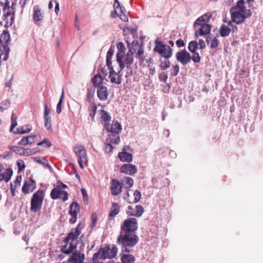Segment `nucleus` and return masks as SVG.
<instances>
[{"mask_svg": "<svg viewBox=\"0 0 263 263\" xmlns=\"http://www.w3.org/2000/svg\"><path fill=\"white\" fill-rule=\"evenodd\" d=\"M230 12L232 21L236 24L243 23L252 14L251 10L246 9L244 0L238 1L236 5L231 8Z\"/></svg>", "mask_w": 263, "mask_h": 263, "instance_id": "1", "label": "nucleus"}, {"mask_svg": "<svg viewBox=\"0 0 263 263\" xmlns=\"http://www.w3.org/2000/svg\"><path fill=\"white\" fill-rule=\"evenodd\" d=\"M139 238L135 233H127L120 232L117 238V242L121 247L122 252L125 253H133V249L138 243Z\"/></svg>", "mask_w": 263, "mask_h": 263, "instance_id": "2", "label": "nucleus"}, {"mask_svg": "<svg viewBox=\"0 0 263 263\" xmlns=\"http://www.w3.org/2000/svg\"><path fill=\"white\" fill-rule=\"evenodd\" d=\"M104 127L109 133L107 137V141L119 143L120 141L119 133L122 129L121 124L117 121H113L111 124L106 123Z\"/></svg>", "mask_w": 263, "mask_h": 263, "instance_id": "3", "label": "nucleus"}, {"mask_svg": "<svg viewBox=\"0 0 263 263\" xmlns=\"http://www.w3.org/2000/svg\"><path fill=\"white\" fill-rule=\"evenodd\" d=\"M118 248L115 245L106 246L103 248H101L97 253L93 254V259H111L116 256Z\"/></svg>", "mask_w": 263, "mask_h": 263, "instance_id": "4", "label": "nucleus"}, {"mask_svg": "<svg viewBox=\"0 0 263 263\" xmlns=\"http://www.w3.org/2000/svg\"><path fill=\"white\" fill-rule=\"evenodd\" d=\"M45 193L41 190L33 194L31 199L30 210L31 211L36 213L41 209Z\"/></svg>", "mask_w": 263, "mask_h": 263, "instance_id": "5", "label": "nucleus"}, {"mask_svg": "<svg viewBox=\"0 0 263 263\" xmlns=\"http://www.w3.org/2000/svg\"><path fill=\"white\" fill-rule=\"evenodd\" d=\"M116 59L121 70H122L125 67H129L134 62V58L131 54L127 53L125 54V52L122 50L118 52Z\"/></svg>", "mask_w": 263, "mask_h": 263, "instance_id": "6", "label": "nucleus"}, {"mask_svg": "<svg viewBox=\"0 0 263 263\" xmlns=\"http://www.w3.org/2000/svg\"><path fill=\"white\" fill-rule=\"evenodd\" d=\"M155 46L154 51L158 53L162 57L168 59L170 58L173 54L172 50L171 47L162 42L156 40L155 41Z\"/></svg>", "mask_w": 263, "mask_h": 263, "instance_id": "7", "label": "nucleus"}, {"mask_svg": "<svg viewBox=\"0 0 263 263\" xmlns=\"http://www.w3.org/2000/svg\"><path fill=\"white\" fill-rule=\"evenodd\" d=\"M73 152L78 158V161L81 168L84 167V164L88 161L87 152L84 146L82 145H76L73 147Z\"/></svg>", "mask_w": 263, "mask_h": 263, "instance_id": "8", "label": "nucleus"}, {"mask_svg": "<svg viewBox=\"0 0 263 263\" xmlns=\"http://www.w3.org/2000/svg\"><path fill=\"white\" fill-rule=\"evenodd\" d=\"M138 227L137 221L135 218H128L124 220L121 226L120 232H127V233H135V232Z\"/></svg>", "mask_w": 263, "mask_h": 263, "instance_id": "9", "label": "nucleus"}, {"mask_svg": "<svg viewBox=\"0 0 263 263\" xmlns=\"http://www.w3.org/2000/svg\"><path fill=\"white\" fill-rule=\"evenodd\" d=\"M176 58L177 61L183 65L187 64L192 60V57L185 50H181L178 51L176 54Z\"/></svg>", "mask_w": 263, "mask_h": 263, "instance_id": "10", "label": "nucleus"}, {"mask_svg": "<svg viewBox=\"0 0 263 263\" xmlns=\"http://www.w3.org/2000/svg\"><path fill=\"white\" fill-rule=\"evenodd\" d=\"M198 48V44L197 41H192L189 43L188 49L193 54L192 60L196 63H199L201 61V57L196 51Z\"/></svg>", "mask_w": 263, "mask_h": 263, "instance_id": "11", "label": "nucleus"}, {"mask_svg": "<svg viewBox=\"0 0 263 263\" xmlns=\"http://www.w3.org/2000/svg\"><path fill=\"white\" fill-rule=\"evenodd\" d=\"M69 215L71 217L69 218L70 223H74L77 219L78 213L80 211V205L76 202H73L70 205Z\"/></svg>", "mask_w": 263, "mask_h": 263, "instance_id": "12", "label": "nucleus"}, {"mask_svg": "<svg viewBox=\"0 0 263 263\" xmlns=\"http://www.w3.org/2000/svg\"><path fill=\"white\" fill-rule=\"evenodd\" d=\"M50 196L53 199L62 198L64 201L68 199V195L66 192L61 191L59 188H53L50 193Z\"/></svg>", "mask_w": 263, "mask_h": 263, "instance_id": "13", "label": "nucleus"}, {"mask_svg": "<svg viewBox=\"0 0 263 263\" xmlns=\"http://www.w3.org/2000/svg\"><path fill=\"white\" fill-rule=\"evenodd\" d=\"M144 212L143 206L140 205H136L135 208L129 206L126 210V214L129 216L140 217Z\"/></svg>", "mask_w": 263, "mask_h": 263, "instance_id": "14", "label": "nucleus"}, {"mask_svg": "<svg viewBox=\"0 0 263 263\" xmlns=\"http://www.w3.org/2000/svg\"><path fill=\"white\" fill-rule=\"evenodd\" d=\"M110 70L109 71V77L110 78V82L112 83H115L116 84H120L121 83V74L120 72L122 70L120 69V70L118 72H116L114 69L113 67L108 68Z\"/></svg>", "mask_w": 263, "mask_h": 263, "instance_id": "15", "label": "nucleus"}, {"mask_svg": "<svg viewBox=\"0 0 263 263\" xmlns=\"http://www.w3.org/2000/svg\"><path fill=\"white\" fill-rule=\"evenodd\" d=\"M36 187V183L31 178L26 180L22 187V192L24 194H28L33 192Z\"/></svg>", "mask_w": 263, "mask_h": 263, "instance_id": "16", "label": "nucleus"}, {"mask_svg": "<svg viewBox=\"0 0 263 263\" xmlns=\"http://www.w3.org/2000/svg\"><path fill=\"white\" fill-rule=\"evenodd\" d=\"M211 31V26L207 24H202L198 29H196L195 36L196 38H198L200 36H203L209 34Z\"/></svg>", "mask_w": 263, "mask_h": 263, "instance_id": "17", "label": "nucleus"}, {"mask_svg": "<svg viewBox=\"0 0 263 263\" xmlns=\"http://www.w3.org/2000/svg\"><path fill=\"white\" fill-rule=\"evenodd\" d=\"M111 193L114 196L119 195L122 191V186L119 181L117 179H113L111 183Z\"/></svg>", "mask_w": 263, "mask_h": 263, "instance_id": "18", "label": "nucleus"}, {"mask_svg": "<svg viewBox=\"0 0 263 263\" xmlns=\"http://www.w3.org/2000/svg\"><path fill=\"white\" fill-rule=\"evenodd\" d=\"M137 171L136 167L130 164H124L120 168V171L122 173L130 175L135 174Z\"/></svg>", "mask_w": 263, "mask_h": 263, "instance_id": "19", "label": "nucleus"}, {"mask_svg": "<svg viewBox=\"0 0 263 263\" xmlns=\"http://www.w3.org/2000/svg\"><path fill=\"white\" fill-rule=\"evenodd\" d=\"M32 16L35 24H36L37 22L42 21L43 19L44 14L40 8L37 6L33 7Z\"/></svg>", "mask_w": 263, "mask_h": 263, "instance_id": "20", "label": "nucleus"}, {"mask_svg": "<svg viewBox=\"0 0 263 263\" xmlns=\"http://www.w3.org/2000/svg\"><path fill=\"white\" fill-rule=\"evenodd\" d=\"M10 40V36L9 33L8 31L4 30L0 36V48L6 46L9 48L8 46V43Z\"/></svg>", "mask_w": 263, "mask_h": 263, "instance_id": "21", "label": "nucleus"}, {"mask_svg": "<svg viewBox=\"0 0 263 263\" xmlns=\"http://www.w3.org/2000/svg\"><path fill=\"white\" fill-rule=\"evenodd\" d=\"M97 95L100 100H106L108 95L107 87L104 86H99L97 89Z\"/></svg>", "mask_w": 263, "mask_h": 263, "instance_id": "22", "label": "nucleus"}, {"mask_svg": "<svg viewBox=\"0 0 263 263\" xmlns=\"http://www.w3.org/2000/svg\"><path fill=\"white\" fill-rule=\"evenodd\" d=\"M118 157L120 160L122 162H130L133 160V156L123 149L122 152L119 153Z\"/></svg>", "mask_w": 263, "mask_h": 263, "instance_id": "23", "label": "nucleus"}, {"mask_svg": "<svg viewBox=\"0 0 263 263\" xmlns=\"http://www.w3.org/2000/svg\"><path fill=\"white\" fill-rule=\"evenodd\" d=\"M102 72L103 73L104 77L103 78L101 74H96L92 79V82L95 86H102L101 84L103 82V81L105 78V77L107 75V73H105L103 70H102Z\"/></svg>", "mask_w": 263, "mask_h": 263, "instance_id": "24", "label": "nucleus"}, {"mask_svg": "<svg viewBox=\"0 0 263 263\" xmlns=\"http://www.w3.org/2000/svg\"><path fill=\"white\" fill-rule=\"evenodd\" d=\"M120 211V205L118 203L113 202L112 203L110 211L109 214V218L110 219H113Z\"/></svg>", "mask_w": 263, "mask_h": 263, "instance_id": "25", "label": "nucleus"}, {"mask_svg": "<svg viewBox=\"0 0 263 263\" xmlns=\"http://www.w3.org/2000/svg\"><path fill=\"white\" fill-rule=\"evenodd\" d=\"M134 198L132 199L130 198H128L126 196H123V198L126 200L129 203H136L140 201L141 197V193L136 190L134 193Z\"/></svg>", "mask_w": 263, "mask_h": 263, "instance_id": "26", "label": "nucleus"}, {"mask_svg": "<svg viewBox=\"0 0 263 263\" xmlns=\"http://www.w3.org/2000/svg\"><path fill=\"white\" fill-rule=\"evenodd\" d=\"M140 45L139 44L138 41H133L131 45H128L129 51L128 53L131 54L132 56L133 54H136L137 51L139 48Z\"/></svg>", "mask_w": 263, "mask_h": 263, "instance_id": "27", "label": "nucleus"}, {"mask_svg": "<svg viewBox=\"0 0 263 263\" xmlns=\"http://www.w3.org/2000/svg\"><path fill=\"white\" fill-rule=\"evenodd\" d=\"M114 50L110 48L107 52L106 55V65L108 68H112L111 59L114 55Z\"/></svg>", "mask_w": 263, "mask_h": 263, "instance_id": "28", "label": "nucleus"}, {"mask_svg": "<svg viewBox=\"0 0 263 263\" xmlns=\"http://www.w3.org/2000/svg\"><path fill=\"white\" fill-rule=\"evenodd\" d=\"M31 130V126L30 125H27L22 127L17 128L14 133L15 134H24L30 132Z\"/></svg>", "mask_w": 263, "mask_h": 263, "instance_id": "29", "label": "nucleus"}, {"mask_svg": "<svg viewBox=\"0 0 263 263\" xmlns=\"http://www.w3.org/2000/svg\"><path fill=\"white\" fill-rule=\"evenodd\" d=\"M3 179L6 182H8L11 179L13 174V171L11 168H7L5 173H2Z\"/></svg>", "mask_w": 263, "mask_h": 263, "instance_id": "30", "label": "nucleus"}, {"mask_svg": "<svg viewBox=\"0 0 263 263\" xmlns=\"http://www.w3.org/2000/svg\"><path fill=\"white\" fill-rule=\"evenodd\" d=\"M231 32V29L225 26L222 25L220 29V34L221 36H227L229 35Z\"/></svg>", "mask_w": 263, "mask_h": 263, "instance_id": "31", "label": "nucleus"}, {"mask_svg": "<svg viewBox=\"0 0 263 263\" xmlns=\"http://www.w3.org/2000/svg\"><path fill=\"white\" fill-rule=\"evenodd\" d=\"M36 138V136H32L28 137H24L19 142L18 144L20 145H26L29 144L30 141L29 139H33V138Z\"/></svg>", "mask_w": 263, "mask_h": 263, "instance_id": "32", "label": "nucleus"}, {"mask_svg": "<svg viewBox=\"0 0 263 263\" xmlns=\"http://www.w3.org/2000/svg\"><path fill=\"white\" fill-rule=\"evenodd\" d=\"M124 185L126 189H129L133 186L134 184V180L129 177H126L124 178Z\"/></svg>", "mask_w": 263, "mask_h": 263, "instance_id": "33", "label": "nucleus"}, {"mask_svg": "<svg viewBox=\"0 0 263 263\" xmlns=\"http://www.w3.org/2000/svg\"><path fill=\"white\" fill-rule=\"evenodd\" d=\"M64 98V89H63L61 97L60 98V100H59V102L57 106V112L58 114H60L61 112L62 104L63 102Z\"/></svg>", "mask_w": 263, "mask_h": 263, "instance_id": "34", "label": "nucleus"}, {"mask_svg": "<svg viewBox=\"0 0 263 263\" xmlns=\"http://www.w3.org/2000/svg\"><path fill=\"white\" fill-rule=\"evenodd\" d=\"M44 121V126L45 128L48 131H52L51 125V118H43Z\"/></svg>", "mask_w": 263, "mask_h": 263, "instance_id": "35", "label": "nucleus"}, {"mask_svg": "<svg viewBox=\"0 0 263 263\" xmlns=\"http://www.w3.org/2000/svg\"><path fill=\"white\" fill-rule=\"evenodd\" d=\"M33 160L36 162H38L44 165H46L48 167H50V166L48 163L47 160L44 158H42L40 157H35L33 158Z\"/></svg>", "mask_w": 263, "mask_h": 263, "instance_id": "36", "label": "nucleus"}, {"mask_svg": "<svg viewBox=\"0 0 263 263\" xmlns=\"http://www.w3.org/2000/svg\"><path fill=\"white\" fill-rule=\"evenodd\" d=\"M118 143H115L114 142H109L107 141V138L106 139V147L105 148V151L106 153H110L112 149H113V146H112V144H118Z\"/></svg>", "mask_w": 263, "mask_h": 263, "instance_id": "37", "label": "nucleus"}, {"mask_svg": "<svg viewBox=\"0 0 263 263\" xmlns=\"http://www.w3.org/2000/svg\"><path fill=\"white\" fill-rule=\"evenodd\" d=\"M209 37H207L205 41L202 39L199 40L198 44L200 49L202 50L206 47V42H207L208 44H209Z\"/></svg>", "mask_w": 263, "mask_h": 263, "instance_id": "38", "label": "nucleus"}, {"mask_svg": "<svg viewBox=\"0 0 263 263\" xmlns=\"http://www.w3.org/2000/svg\"><path fill=\"white\" fill-rule=\"evenodd\" d=\"M17 125V117L14 113H12L11 116V125L10 130L12 131V129L14 128L15 126H16Z\"/></svg>", "mask_w": 263, "mask_h": 263, "instance_id": "39", "label": "nucleus"}, {"mask_svg": "<svg viewBox=\"0 0 263 263\" xmlns=\"http://www.w3.org/2000/svg\"><path fill=\"white\" fill-rule=\"evenodd\" d=\"M101 118L105 122L110 121L111 119L110 116L104 110H102Z\"/></svg>", "mask_w": 263, "mask_h": 263, "instance_id": "40", "label": "nucleus"}, {"mask_svg": "<svg viewBox=\"0 0 263 263\" xmlns=\"http://www.w3.org/2000/svg\"><path fill=\"white\" fill-rule=\"evenodd\" d=\"M44 116L43 118H50L51 117L50 114L51 113V110L48 108V105L46 103L44 104Z\"/></svg>", "mask_w": 263, "mask_h": 263, "instance_id": "41", "label": "nucleus"}, {"mask_svg": "<svg viewBox=\"0 0 263 263\" xmlns=\"http://www.w3.org/2000/svg\"><path fill=\"white\" fill-rule=\"evenodd\" d=\"M11 150L20 155H23L24 148L18 146H14L11 148Z\"/></svg>", "mask_w": 263, "mask_h": 263, "instance_id": "42", "label": "nucleus"}, {"mask_svg": "<svg viewBox=\"0 0 263 263\" xmlns=\"http://www.w3.org/2000/svg\"><path fill=\"white\" fill-rule=\"evenodd\" d=\"M39 146H44L49 147L51 145V143L47 139H44L42 141L37 144Z\"/></svg>", "mask_w": 263, "mask_h": 263, "instance_id": "43", "label": "nucleus"}, {"mask_svg": "<svg viewBox=\"0 0 263 263\" xmlns=\"http://www.w3.org/2000/svg\"><path fill=\"white\" fill-rule=\"evenodd\" d=\"M17 165L18 168L19 172L23 171L25 168V164L22 160H18L17 161Z\"/></svg>", "mask_w": 263, "mask_h": 263, "instance_id": "44", "label": "nucleus"}, {"mask_svg": "<svg viewBox=\"0 0 263 263\" xmlns=\"http://www.w3.org/2000/svg\"><path fill=\"white\" fill-rule=\"evenodd\" d=\"M0 106L2 107V110L4 111L10 107V103L8 100H5L1 103Z\"/></svg>", "mask_w": 263, "mask_h": 263, "instance_id": "45", "label": "nucleus"}, {"mask_svg": "<svg viewBox=\"0 0 263 263\" xmlns=\"http://www.w3.org/2000/svg\"><path fill=\"white\" fill-rule=\"evenodd\" d=\"M200 17H202V21H203V23L207 24L212 17V14L211 13H206Z\"/></svg>", "mask_w": 263, "mask_h": 263, "instance_id": "46", "label": "nucleus"}, {"mask_svg": "<svg viewBox=\"0 0 263 263\" xmlns=\"http://www.w3.org/2000/svg\"><path fill=\"white\" fill-rule=\"evenodd\" d=\"M171 64L169 61L165 60L164 61L162 62L160 67L162 70H165L170 67Z\"/></svg>", "mask_w": 263, "mask_h": 263, "instance_id": "47", "label": "nucleus"}, {"mask_svg": "<svg viewBox=\"0 0 263 263\" xmlns=\"http://www.w3.org/2000/svg\"><path fill=\"white\" fill-rule=\"evenodd\" d=\"M172 73L171 74L175 76H177L179 71V67L178 64H176L172 66L171 69Z\"/></svg>", "mask_w": 263, "mask_h": 263, "instance_id": "48", "label": "nucleus"}, {"mask_svg": "<svg viewBox=\"0 0 263 263\" xmlns=\"http://www.w3.org/2000/svg\"><path fill=\"white\" fill-rule=\"evenodd\" d=\"M143 53H144L143 48L142 47V46L140 45L139 48H138V49L137 51L135 57L137 58L140 59V58H141V56L143 54Z\"/></svg>", "mask_w": 263, "mask_h": 263, "instance_id": "49", "label": "nucleus"}, {"mask_svg": "<svg viewBox=\"0 0 263 263\" xmlns=\"http://www.w3.org/2000/svg\"><path fill=\"white\" fill-rule=\"evenodd\" d=\"M202 17H199V18H198L196 21L195 22H194V26L195 27V28H197V27L198 26H202V24H207L206 23H203V21H202Z\"/></svg>", "mask_w": 263, "mask_h": 263, "instance_id": "50", "label": "nucleus"}, {"mask_svg": "<svg viewBox=\"0 0 263 263\" xmlns=\"http://www.w3.org/2000/svg\"><path fill=\"white\" fill-rule=\"evenodd\" d=\"M218 45V41L216 37H214L210 43V47L211 48H216Z\"/></svg>", "mask_w": 263, "mask_h": 263, "instance_id": "51", "label": "nucleus"}, {"mask_svg": "<svg viewBox=\"0 0 263 263\" xmlns=\"http://www.w3.org/2000/svg\"><path fill=\"white\" fill-rule=\"evenodd\" d=\"M22 181V176H17L15 178V181H14L13 186L15 187H17L21 184V182Z\"/></svg>", "mask_w": 263, "mask_h": 263, "instance_id": "52", "label": "nucleus"}, {"mask_svg": "<svg viewBox=\"0 0 263 263\" xmlns=\"http://www.w3.org/2000/svg\"><path fill=\"white\" fill-rule=\"evenodd\" d=\"M91 227H94L96 224L97 220V215L96 213H92L91 215Z\"/></svg>", "mask_w": 263, "mask_h": 263, "instance_id": "53", "label": "nucleus"}, {"mask_svg": "<svg viewBox=\"0 0 263 263\" xmlns=\"http://www.w3.org/2000/svg\"><path fill=\"white\" fill-rule=\"evenodd\" d=\"M91 112L90 113V116L91 118H93L95 116V114H96V111L97 107L95 104H93L92 105H91Z\"/></svg>", "mask_w": 263, "mask_h": 263, "instance_id": "54", "label": "nucleus"}, {"mask_svg": "<svg viewBox=\"0 0 263 263\" xmlns=\"http://www.w3.org/2000/svg\"><path fill=\"white\" fill-rule=\"evenodd\" d=\"M114 7L115 8V10H117L119 8L121 11V12H122V10L120 7L119 2L118 0L115 1L114 4Z\"/></svg>", "mask_w": 263, "mask_h": 263, "instance_id": "55", "label": "nucleus"}, {"mask_svg": "<svg viewBox=\"0 0 263 263\" xmlns=\"http://www.w3.org/2000/svg\"><path fill=\"white\" fill-rule=\"evenodd\" d=\"M81 192H82V194L83 195L84 201H87L88 199V195L87 194L86 191L84 189L82 188L81 189Z\"/></svg>", "mask_w": 263, "mask_h": 263, "instance_id": "56", "label": "nucleus"}, {"mask_svg": "<svg viewBox=\"0 0 263 263\" xmlns=\"http://www.w3.org/2000/svg\"><path fill=\"white\" fill-rule=\"evenodd\" d=\"M176 44L177 47H179V48L183 47L185 45L184 43V41L183 40H178L176 42Z\"/></svg>", "mask_w": 263, "mask_h": 263, "instance_id": "57", "label": "nucleus"}, {"mask_svg": "<svg viewBox=\"0 0 263 263\" xmlns=\"http://www.w3.org/2000/svg\"><path fill=\"white\" fill-rule=\"evenodd\" d=\"M23 156H29L31 155L30 148H24L23 153Z\"/></svg>", "mask_w": 263, "mask_h": 263, "instance_id": "58", "label": "nucleus"}, {"mask_svg": "<svg viewBox=\"0 0 263 263\" xmlns=\"http://www.w3.org/2000/svg\"><path fill=\"white\" fill-rule=\"evenodd\" d=\"M122 14H119V16H120V18L124 22H127L128 21V18L127 17V16L123 14V12H121Z\"/></svg>", "mask_w": 263, "mask_h": 263, "instance_id": "59", "label": "nucleus"}, {"mask_svg": "<svg viewBox=\"0 0 263 263\" xmlns=\"http://www.w3.org/2000/svg\"><path fill=\"white\" fill-rule=\"evenodd\" d=\"M67 185L62 182H59L58 183V185H57V187L58 188H59L61 190V189H66L67 188Z\"/></svg>", "mask_w": 263, "mask_h": 263, "instance_id": "60", "label": "nucleus"}, {"mask_svg": "<svg viewBox=\"0 0 263 263\" xmlns=\"http://www.w3.org/2000/svg\"><path fill=\"white\" fill-rule=\"evenodd\" d=\"M16 187L13 186V184L12 183H10V190L12 193V196H14L15 195V191Z\"/></svg>", "mask_w": 263, "mask_h": 263, "instance_id": "61", "label": "nucleus"}, {"mask_svg": "<svg viewBox=\"0 0 263 263\" xmlns=\"http://www.w3.org/2000/svg\"><path fill=\"white\" fill-rule=\"evenodd\" d=\"M54 2L56 4L55 7V12L57 14L60 10L59 3L56 1H54Z\"/></svg>", "mask_w": 263, "mask_h": 263, "instance_id": "62", "label": "nucleus"}, {"mask_svg": "<svg viewBox=\"0 0 263 263\" xmlns=\"http://www.w3.org/2000/svg\"><path fill=\"white\" fill-rule=\"evenodd\" d=\"M126 30H127L131 32L132 33H134V32H135L136 31V30L135 29H134L133 28L127 27V28H125L123 30H124V31H125Z\"/></svg>", "mask_w": 263, "mask_h": 263, "instance_id": "63", "label": "nucleus"}, {"mask_svg": "<svg viewBox=\"0 0 263 263\" xmlns=\"http://www.w3.org/2000/svg\"><path fill=\"white\" fill-rule=\"evenodd\" d=\"M8 17H10L11 21V22H10V25H11L13 22V16H11L10 13L7 12L5 16V18H7Z\"/></svg>", "mask_w": 263, "mask_h": 263, "instance_id": "64", "label": "nucleus"}]
</instances>
